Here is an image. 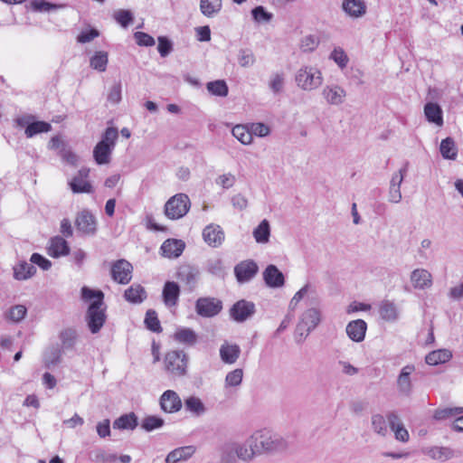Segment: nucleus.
<instances>
[{"label": "nucleus", "instance_id": "f257e3e1", "mask_svg": "<svg viewBox=\"0 0 463 463\" xmlns=\"http://www.w3.org/2000/svg\"><path fill=\"white\" fill-rule=\"evenodd\" d=\"M103 298L104 294L101 290H95L86 286L81 288V299L90 302L86 314V321L92 334L99 333L106 321Z\"/></svg>", "mask_w": 463, "mask_h": 463}, {"label": "nucleus", "instance_id": "f03ea898", "mask_svg": "<svg viewBox=\"0 0 463 463\" xmlns=\"http://www.w3.org/2000/svg\"><path fill=\"white\" fill-rule=\"evenodd\" d=\"M252 441L259 456L282 452L289 446L287 437L269 430H260L252 433Z\"/></svg>", "mask_w": 463, "mask_h": 463}, {"label": "nucleus", "instance_id": "7ed1b4c3", "mask_svg": "<svg viewBox=\"0 0 463 463\" xmlns=\"http://www.w3.org/2000/svg\"><path fill=\"white\" fill-rule=\"evenodd\" d=\"M298 88L304 91H313L323 84V74L320 69L313 65H303L295 73L294 77Z\"/></svg>", "mask_w": 463, "mask_h": 463}, {"label": "nucleus", "instance_id": "20e7f679", "mask_svg": "<svg viewBox=\"0 0 463 463\" xmlns=\"http://www.w3.org/2000/svg\"><path fill=\"white\" fill-rule=\"evenodd\" d=\"M118 129L108 128L101 137V140L93 149V157L98 165H106L110 162V156L118 138Z\"/></svg>", "mask_w": 463, "mask_h": 463}, {"label": "nucleus", "instance_id": "39448f33", "mask_svg": "<svg viewBox=\"0 0 463 463\" xmlns=\"http://www.w3.org/2000/svg\"><path fill=\"white\" fill-rule=\"evenodd\" d=\"M321 321L320 310L317 307L307 308L300 316L296 327V339L298 342L304 341Z\"/></svg>", "mask_w": 463, "mask_h": 463}, {"label": "nucleus", "instance_id": "423d86ee", "mask_svg": "<svg viewBox=\"0 0 463 463\" xmlns=\"http://www.w3.org/2000/svg\"><path fill=\"white\" fill-rule=\"evenodd\" d=\"M190 199L185 194H176L165 204V214L171 220L184 217L190 209Z\"/></svg>", "mask_w": 463, "mask_h": 463}, {"label": "nucleus", "instance_id": "0eeeda50", "mask_svg": "<svg viewBox=\"0 0 463 463\" xmlns=\"http://www.w3.org/2000/svg\"><path fill=\"white\" fill-rule=\"evenodd\" d=\"M415 372L413 364H407L403 366L396 379V389L400 397L409 398L413 392V383L411 375Z\"/></svg>", "mask_w": 463, "mask_h": 463}, {"label": "nucleus", "instance_id": "6e6552de", "mask_svg": "<svg viewBox=\"0 0 463 463\" xmlns=\"http://www.w3.org/2000/svg\"><path fill=\"white\" fill-rule=\"evenodd\" d=\"M165 363L167 372L175 376H182L186 372V355L183 351L168 352Z\"/></svg>", "mask_w": 463, "mask_h": 463}, {"label": "nucleus", "instance_id": "1a4fd4ad", "mask_svg": "<svg viewBox=\"0 0 463 463\" xmlns=\"http://www.w3.org/2000/svg\"><path fill=\"white\" fill-rule=\"evenodd\" d=\"M252 441V434L245 440V442H234L227 447L230 452L234 453L237 458L242 461L250 462L256 456H259Z\"/></svg>", "mask_w": 463, "mask_h": 463}, {"label": "nucleus", "instance_id": "9d476101", "mask_svg": "<svg viewBox=\"0 0 463 463\" xmlns=\"http://www.w3.org/2000/svg\"><path fill=\"white\" fill-rule=\"evenodd\" d=\"M176 278L184 285L187 290L193 291L200 279V270L197 267L184 264L178 268Z\"/></svg>", "mask_w": 463, "mask_h": 463}, {"label": "nucleus", "instance_id": "9b49d317", "mask_svg": "<svg viewBox=\"0 0 463 463\" xmlns=\"http://www.w3.org/2000/svg\"><path fill=\"white\" fill-rule=\"evenodd\" d=\"M133 266L124 259L116 260L111 265L112 279L121 285H127L132 279Z\"/></svg>", "mask_w": 463, "mask_h": 463}, {"label": "nucleus", "instance_id": "f8f14e48", "mask_svg": "<svg viewBox=\"0 0 463 463\" xmlns=\"http://www.w3.org/2000/svg\"><path fill=\"white\" fill-rule=\"evenodd\" d=\"M222 308L221 300L214 298H199L195 302L196 313L203 317H213Z\"/></svg>", "mask_w": 463, "mask_h": 463}, {"label": "nucleus", "instance_id": "ddd939ff", "mask_svg": "<svg viewBox=\"0 0 463 463\" xmlns=\"http://www.w3.org/2000/svg\"><path fill=\"white\" fill-rule=\"evenodd\" d=\"M321 96L326 104L340 106L345 101L346 90L335 83L326 84L322 89Z\"/></svg>", "mask_w": 463, "mask_h": 463}, {"label": "nucleus", "instance_id": "4468645a", "mask_svg": "<svg viewBox=\"0 0 463 463\" xmlns=\"http://www.w3.org/2000/svg\"><path fill=\"white\" fill-rule=\"evenodd\" d=\"M75 225L79 232L85 235H94L97 232L95 216L88 210L79 213L75 219Z\"/></svg>", "mask_w": 463, "mask_h": 463}, {"label": "nucleus", "instance_id": "2eb2a0df", "mask_svg": "<svg viewBox=\"0 0 463 463\" xmlns=\"http://www.w3.org/2000/svg\"><path fill=\"white\" fill-rule=\"evenodd\" d=\"M89 174L90 169L81 168L78 175L70 181L69 185L74 194H90L93 192L92 185L87 180Z\"/></svg>", "mask_w": 463, "mask_h": 463}, {"label": "nucleus", "instance_id": "dca6fc26", "mask_svg": "<svg viewBox=\"0 0 463 463\" xmlns=\"http://www.w3.org/2000/svg\"><path fill=\"white\" fill-rule=\"evenodd\" d=\"M255 313V305L247 300L236 302L231 308V317L237 322H244Z\"/></svg>", "mask_w": 463, "mask_h": 463}, {"label": "nucleus", "instance_id": "f3484780", "mask_svg": "<svg viewBox=\"0 0 463 463\" xmlns=\"http://www.w3.org/2000/svg\"><path fill=\"white\" fill-rule=\"evenodd\" d=\"M204 241L211 247H220L225 238L224 232L220 225L209 224L203 231Z\"/></svg>", "mask_w": 463, "mask_h": 463}, {"label": "nucleus", "instance_id": "a211bd4d", "mask_svg": "<svg viewBox=\"0 0 463 463\" xmlns=\"http://www.w3.org/2000/svg\"><path fill=\"white\" fill-rule=\"evenodd\" d=\"M162 411L167 413H174L181 410L182 401L179 395L172 390L163 392L159 400Z\"/></svg>", "mask_w": 463, "mask_h": 463}, {"label": "nucleus", "instance_id": "6ab92c4d", "mask_svg": "<svg viewBox=\"0 0 463 463\" xmlns=\"http://www.w3.org/2000/svg\"><path fill=\"white\" fill-rule=\"evenodd\" d=\"M387 420L390 429L394 433L395 439L402 442H407L410 439V435L398 413L395 411H389L387 413Z\"/></svg>", "mask_w": 463, "mask_h": 463}, {"label": "nucleus", "instance_id": "aec40b11", "mask_svg": "<svg viewBox=\"0 0 463 463\" xmlns=\"http://www.w3.org/2000/svg\"><path fill=\"white\" fill-rule=\"evenodd\" d=\"M258 272V266L252 260L239 263L234 268V273L239 282L250 280Z\"/></svg>", "mask_w": 463, "mask_h": 463}, {"label": "nucleus", "instance_id": "412c9836", "mask_svg": "<svg viewBox=\"0 0 463 463\" xmlns=\"http://www.w3.org/2000/svg\"><path fill=\"white\" fill-rule=\"evenodd\" d=\"M367 324L363 319H356L349 322L345 332L348 337L354 342H362L365 337Z\"/></svg>", "mask_w": 463, "mask_h": 463}, {"label": "nucleus", "instance_id": "4be33fe9", "mask_svg": "<svg viewBox=\"0 0 463 463\" xmlns=\"http://www.w3.org/2000/svg\"><path fill=\"white\" fill-rule=\"evenodd\" d=\"M180 296V288L176 282L167 281L165 283L162 297L164 304L167 307H173L177 305Z\"/></svg>", "mask_w": 463, "mask_h": 463}, {"label": "nucleus", "instance_id": "5701e85b", "mask_svg": "<svg viewBox=\"0 0 463 463\" xmlns=\"http://www.w3.org/2000/svg\"><path fill=\"white\" fill-rule=\"evenodd\" d=\"M317 295L316 287L310 283H307L295 293L289 302V308L295 309L298 304L305 298H307L312 303H314L317 300Z\"/></svg>", "mask_w": 463, "mask_h": 463}, {"label": "nucleus", "instance_id": "b1692460", "mask_svg": "<svg viewBox=\"0 0 463 463\" xmlns=\"http://www.w3.org/2000/svg\"><path fill=\"white\" fill-rule=\"evenodd\" d=\"M342 9L351 18L357 19L365 14L367 7L364 0H344Z\"/></svg>", "mask_w": 463, "mask_h": 463}, {"label": "nucleus", "instance_id": "393cba45", "mask_svg": "<svg viewBox=\"0 0 463 463\" xmlns=\"http://www.w3.org/2000/svg\"><path fill=\"white\" fill-rule=\"evenodd\" d=\"M263 279L269 288H280L285 283L283 273L272 264L269 265L265 269L263 272Z\"/></svg>", "mask_w": 463, "mask_h": 463}, {"label": "nucleus", "instance_id": "a878e982", "mask_svg": "<svg viewBox=\"0 0 463 463\" xmlns=\"http://www.w3.org/2000/svg\"><path fill=\"white\" fill-rule=\"evenodd\" d=\"M411 281L415 288L425 289L432 285V276L425 269H416L411 274Z\"/></svg>", "mask_w": 463, "mask_h": 463}, {"label": "nucleus", "instance_id": "bb28decb", "mask_svg": "<svg viewBox=\"0 0 463 463\" xmlns=\"http://www.w3.org/2000/svg\"><path fill=\"white\" fill-rule=\"evenodd\" d=\"M70 252L68 242L61 236H55L51 239L48 247V254L52 258L66 256Z\"/></svg>", "mask_w": 463, "mask_h": 463}, {"label": "nucleus", "instance_id": "cd10ccee", "mask_svg": "<svg viewBox=\"0 0 463 463\" xmlns=\"http://www.w3.org/2000/svg\"><path fill=\"white\" fill-rule=\"evenodd\" d=\"M185 244L181 240L168 239L161 246L162 253L167 258H177L184 251Z\"/></svg>", "mask_w": 463, "mask_h": 463}, {"label": "nucleus", "instance_id": "c85d7f7f", "mask_svg": "<svg viewBox=\"0 0 463 463\" xmlns=\"http://www.w3.org/2000/svg\"><path fill=\"white\" fill-rule=\"evenodd\" d=\"M423 452L430 458L438 461H447L455 457V451L449 447L432 446L426 448Z\"/></svg>", "mask_w": 463, "mask_h": 463}, {"label": "nucleus", "instance_id": "c756f323", "mask_svg": "<svg viewBox=\"0 0 463 463\" xmlns=\"http://www.w3.org/2000/svg\"><path fill=\"white\" fill-rule=\"evenodd\" d=\"M241 354V348L238 345L224 342L220 347V357L224 364H234Z\"/></svg>", "mask_w": 463, "mask_h": 463}, {"label": "nucleus", "instance_id": "7c9ffc66", "mask_svg": "<svg viewBox=\"0 0 463 463\" xmlns=\"http://www.w3.org/2000/svg\"><path fill=\"white\" fill-rule=\"evenodd\" d=\"M195 452L194 446H184L175 449L169 452L165 458V463H178L181 461H186Z\"/></svg>", "mask_w": 463, "mask_h": 463}, {"label": "nucleus", "instance_id": "2f4dec72", "mask_svg": "<svg viewBox=\"0 0 463 463\" xmlns=\"http://www.w3.org/2000/svg\"><path fill=\"white\" fill-rule=\"evenodd\" d=\"M424 115L430 123L438 127L443 125V112L440 106L434 102H428L424 106Z\"/></svg>", "mask_w": 463, "mask_h": 463}, {"label": "nucleus", "instance_id": "473e14b6", "mask_svg": "<svg viewBox=\"0 0 463 463\" xmlns=\"http://www.w3.org/2000/svg\"><path fill=\"white\" fill-rule=\"evenodd\" d=\"M146 297V291L140 284L134 283L124 292L125 299L132 304H140Z\"/></svg>", "mask_w": 463, "mask_h": 463}, {"label": "nucleus", "instance_id": "72a5a7b5", "mask_svg": "<svg viewBox=\"0 0 463 463\" xmlns=\"http://www.w3.org/2000/svg\"><path fill=\"white\" fill-rule=\"evenodd\" d=\"M382 319L387 322H395L399 318V309L396 304L390 300H383L379 307Z\"/></svg>", "mask_w": 463, "mask_h": 463}, {"label": "nucleus", "instance_id": "f704fd0d", "mask_svg": "<svg viewBox=\"0 0 463 463\" xmlns=\"http://www.w3.org/2000/svg\"><path fill=\"white\" fill-rule=\"evenodd\" d=\"M35 272L36 268L32 262L21 261L14 268V276L18 280L28 279L33 277Z\"/></svg>", "mask_w": 463, "mask_h": 463}, {"label": "nucleus", "instance_id": "c9c22d12", "mask_svg": "<svg viewBox=\"0 0 463 463\" xmlns=\"http://www.w3.org/2000/svg\"><path fill=\"white\" fill-rule=\"evenodd\" d=\"M452 354L448 349H439L426 355L425 361L430 365H438L450 360Z\"/></svg>", "mask_w": 463, "mask_h": 463}, {"label": "nucleus", "instance_id": "e433bc0d", "mask_svg": "<svg viewBox=\"0 0 463 463\" xmlns=\"http://www.w3.org/2000/svg\"><path fill=\"white\" fill-rule=\"evenodd\" d=\"M371 424L373 432L385 437L388 434V420L387 415L384 417L380 413L373 414L371 417Z\"/></svg>", "mask_w": 463, "mask_h": 463}, {"label": "nucleus", "instance_id": "4c0bfd02", "mask_svg": "<svg viewBox=\"0 0 463 463\" xmlns=\"http://www.w3.org/2000/svg\"><path fill=\"white\" fill-rule=\"evenodd\" d=\"M174 338L178 343L193 345L196 343L197 335L193 329L182 327L175 331Z\"/></svg>", "mask_w": 463, "mask_h": 463}, {"label": "nucleus", "instance_id": "58836bf2", "mask_svg": "<svg viewBox=\"0 0 463 463\" xmlns=\"http://www.w3.org/2000/svg\"><path fill=\"white\" fill-rule=\"evenodd\" d=\"M253 237L258 243H267L269 241L270 226L269 222L264 219L253 230Z\"/></svg>", "mask_w": 463, "mask_h": 463}, {"label": "nucleus", "instance_id": "ea45409f", "mask_svg": "<svg viewBox=\"0 0 463 463\" xmlns=\"http://www.w3.org/2000/svg\"><path fill=\"white\" fill-rule=\"evenodd\" d=\"M222 0H201L200 10L207 17L215 16L222 9Z\"/></svg>", "mask_w": 463, "mask_h": 463}, {"label": "nucleus", "instance_id": "a19ab883", "mask_svg": "<svg viewBox=\"0 0 463 463\" xmlns=\"http://www.w3.org/2000/svg\"><path fill=\"white\" fill-rule=\"evenodd\" d=\"M137 426V418L135 413L124 414L113 422V427L118 430H134Z\"/></svg>", "mask_w": 463, "mask_h": 463}, {"label": "nucleus", "instance_id": "79ce46f5", "mask_svg": "<svg viewBox=\"0 0 463 463\" xmlns=\"http://www.w3.org/2000/svg\"><path fill=\"white\" fill-rule=\"evenodd\" d=\"M439 151L443 158L454 160L458 156V149L451 137H446L440 143Z\"/></svg>", "mask_w": 463, "mask_h": 463}, {"label": "nucleus", "instance_id": "37998d69", "mask_svg": "<svg viewBox=\"0 0 463 463\" xmlns=\"http://www.w3.org/2000/svg\"><path fill=\"white\" fill-rule=\"evenodd\" d=\"M185 409L195 416H201L205 411V406L202 400L195 396H190L184 401Z\"/></svg>", "mask_w": 463, "mask_h": 463}, {"label": "nucleus", "instance_id": "c03bdc74", "mask_svg": "<svg viewBox=\"0 0 463 463\" xmlns=\"http://www.w3.org/2000/svg\"><path fill=\"white\" fill-rule=\"evenodd\" d=\"M232 136L243 145H250L252 142V136L250 127L236 125L232 130Z\"/></svg>", "mask_w": 463, "mask_h": 463}, {"label": "nucleus", "instance_id": "a18cd8bd", "mask_svg": "<svg viewBox=\"0 0 463 463\" xmlns=\"http://www.w3.org/2000/svg\"><path fill=\"white\" fill-rule=\"evenodd\" d=\"M52 129L50 123L45 121H34L27 125L25 128V135L31 138L40 133H47Z\"/></svg>", "mask_w": 463, "mask_h": 463}, {"label": "nucleus", "instance_id": "49530a36", "mask_svg": "<svg viewBox=\"0 0 463 463\" xmlns=\"http://www.w3.org/2000/svg\"><path fill=\"white\" fill-rule=\"evenodd\" d=\"M206 88L211 94L218 97H226L229 92L228 86L222 80L210 81L207 83Z\"/></svg>", "mask_w": 463, "mask_h": 463}, {"label": "nucleus", "instance_id": "de8ad7c7", "mask_svg": "<svg viewBox=\"0 0 463 463\" xmlns=\"http://www.w3.org/2000/svg\"><path fill=\"white\" fill-rule=\"evenodd\" d=\"M108 53L106 52H97L90 61V67L99 71H105L108 64Z\"/></svg>", "mask_w": 463, "mask_h": 463}, {"label": "nucleus", "instance_id": "09e8293b", "mask_svg": "<svg viewBox=\"0 0 463 463\" xmlns=\"http://www.w3.org/2000/svg\"><path fill=\"white\" fill-rule=\"evenodd\" d=\"M77 331L73 328H66L60 334V339L64 349H71L77 339Z\"/></svg>", "mask_w": 463, "mask_h": 463}, {"label": "nucleus", "instance_id": "8fccbe9b", "mask_svg": "<svg viewBox=\"0 0 463 463\" xmlns=\"http://www.w3.org/2000/svg\"><path fill=\"white\" fill-rule=\"evenodd\" d=\"M285 82L283 72H276L270 75L269 80V88L274 93L278 94L282 91Z\"/></svg>", "mask_w": 463, "mask_h": 463}, {"label": "nucleus", "instance_id": "3c124183", "mask_svg": "<svg viewBox=\"0 0 463 463\" xmlns=\"http://www.w3.org/2000/svg\"><path fill=\"white\" fill-rule=\"evenodd\" d=\"M113 18L124 28L128 27L134 20L131 11L126 9H118L115 11Z\"/></svg>", "mask_w": 463, "mask_h": 463}, {"label": "nucleus", "instance_id": "603ef678", "mask_svg": "<svg viewBox=\"0 0 463 463\" xmlns=\"http://www.w3.org/2000/svg\"><path fill=\"white\" fill-rule=\"evenodd\" d=\"M319 44L318 37L309 34L304 36L299 44V48L304 52H311L315 51Z\"/></svg>", "mask_w": 463, "mask_h": 463}, {"label": "nucleus", "instance_id": "864d4df0", "mask_svg": "<svg viewBox=\"0 0 463 463\" xmlns=\"http://www.w3.org/2000/svg\"><path fill=\"white\" fill-rule=\"evenodd\" d=\"M164 423V420L160 417L147 416L142 420L141 427L146 431H153L163 427Z\"/></svg>", "mask_w": 463, "mask_h": 463}, {"label": "nucleus", "instance_id": "5fc2aeb1", "mask_svg": "<svg viewBox=\"0 0 463 463\" xmlns=\"http://www.w3.org/2000/svg\"><path fill=\"white\" fill-rule=\"evenodd\" d=\"M145 324L146 326L153 332L158 333L162 330L160 322L155 310L149 309L146 311Z\"/></svg>", "mask_w": 463, "mask_h": 463}, {"label": "nucleus", "instance_id": "6e6d98bb", "mask_svg": "<svg viewBox=\"0 0 463 463\" xmlns=\"http://www.w3.org/2000/svg\"><path fill=\"white\" fill-rule=\"evenodd\" d=\"M238 62L243 68L250 67L255 62V56L250 49H241L238 53Z\"/></svg>", "mask_w": 463, "mask_h": 463}, {"label": "nucleus", "instance_id": "4d7b16f0", "mask_svg": "<svg viewBox=\"0 0 463 463\" xmlns=\"http://www.w3.org/2000/svg\"><path fill=\"white\" fill-rule=\"evenodd\" d=\"M329 58L331 60H333L339 66V68H341V69L345 68L347 63H348V61H349V59H348L346 53L340 47L335 48L332 51V52L330 53V57Z\"/></svg>", "mask_w": 463, "mask_h": 463}, {"label": "nucleus", "instance_id": "13d9d810", "mask_svg": "<svg viewBox=\"0 0 463 463\" xmlns=\"http://www.w3.org/2000/svg\"><path fill=\"white\" fill-rule=\"evenodd\" d=\"M243 372L241 369H235L227 373L225 377L226 387H236L241 383Z\"/></svg>", "mask_w": 463, "mask_h": 463}, {"label": "nucleus", "instance_id": "bf43d9fd", "mask_svg": "<svg viewBox=\"0 0 463 463\" xmlns=\"http://www.w3.org/2000/svg\"><path fill=\"white\" fill-rule=\"evenodd\" d=\"M61 351L58 347H52L44 354V363L47 367L53 366L61 361Z\"/></svg>", "mask_w": 463, "mask_h": 463}, {"label": "nucleus", "instance_id": "052dcab7", "mask_svg": "<svg viewBox=\"0 0 463 463\" xmlns=\"http://www.w3.org/2000/svg\"><path fill=\"white\" fill-rule=\"evenodd\" d=\"M27 313V309L24 305H16L10 308L8 317L15 323L22 321Z\"/></svg>", "mask_w": 463, "mask_h": 463}, {"label": "nucleus", "instance_id": "680f3d73", "mask_svg": "<svg viewBox=\"0 0 463 463\" xmlns=\"http://www.w3.org/2000/svg\"><path fill=\"white\" fill-rule=\"evenodd\" d=\"M463 413V407L445 408L435 411L434 419L445 420L450 416Z\"/></svg>", "mask_w": 463, "mask_h": 463}, {"label": "nucleus", "instance_id": "e2e57ef3", "mask_svg": "<svg viewBox=\"0 0 463 463\" xmlns=\"http://www.w3.org/2000/svg\"><path fill=\"white\" fill-rule=\"evenodd\" d=\"M251 136L255 135L259 137H265L269 135L270 128L264 123L255 122L250 125Z\"/></svg>", "mask_w": 463, "mask_h": 463}, {"label": "nucleus", "instance_id": "0e129e2a", "mask_svg": "<svg viewBox=\"0 0 463 463\" xmlns=\"http://www.w3.org/2000/svg\"><path fill=\"white\" fill-rule=\"evenodd\" d=\"M216 184L220 185L223 189H229L232 187L236 182V177L232 173H227L219 175L216 180Z\"/></svg>", "mask_w": 463, "mask_h": 463}, {"label": "nucleus", "instance_id": "69168bd1", "mask_svg": "<svg viewBox=\"0 0 463 463\" xmlns=\"http://www.w3.org/2000/svg\"><path fill=\"white\" fill-rule=\"evenodd\" d=\"M121 100V83L116 82L114 83L109 93H108V101L113 104H118Z\"/></svg>", "mask_w": 463, "mask_h": 463}, {"label": "nucleus", "instance_id": "338daca9", "mask_svg": "<svg viewBox=\"0 0 463 463\" xmlns=\"http://www.w3.org/2000/svg\"><path fill=\"white\" fill-rule=\"evenodd\" d=\"M254 20L258 23L269 22L272 18V14L266 12L263 6H257L251 11Z\"/></svg>", "mask_w": 463, "mask_h": 463}, {"label": "nucleus", "instance_id": "774afa93", "mask_svg": "<svg viewBox=\"0 0 463 463\" xmlns=\"http://www.w3.org/2000/svg\"><path fill=\"white\" fill-rule=\"evenodd\" d=\"M172 49V43L166 37H158L157 50L162 57H166L171 52Z\"/></svg>", "mask_w": 463, "mask_h": 463}]
</instances>
